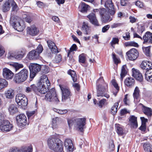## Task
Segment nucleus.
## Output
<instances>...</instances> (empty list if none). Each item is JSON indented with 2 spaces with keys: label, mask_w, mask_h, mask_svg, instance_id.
Returning a JSON list of instances; mask_svg holds the SVG:
<instances>
[{
  "label": "nucleus",
  "mask_w": 152,
  "mask_h": 152,
  "mask_svg": "<svg viewBox=\"0 0 152 152\" xmlns=\"http://www.w3.org/2000/svg\"><path fill=\"white\" fill-rule=\"evenodd\" d=\"M69 75H70L72 77V80L74 82H75L77 80V77L75 72L73 70H69L68 72Z\"/></svg>",
  "instance_id": "79ce46f5"
},
{
  "label": "nucleus",
  "mask_w": 152,
  "mask_h": 152,
  "mask_svg": "<svg viewBox=\"0 0 152 152\" xmlns=\"http://www.w3.org/2000/svg\"><path fill=\"white\" fill-rule=\"evenodd\" d=\"M62 58V57L61 54H57L55 56L54 61L56 63H58L61 61Z\"/></svg>",
  "instance_id": "864d4df0"
},
{
  "label": "nucleus",
  "mask_w": 152,
  "mask_h": 152,
  "mask_svg": "<svg viewBox=\"0 0 152 152\" xmlns=\"http://www.w3.org/2000/svg\"><path fill=\"white\" fill-rule=\"evenodd\" d=\"M54 111L58 114L61 115L65 114L66 113L68 112V111L66 110H60L57 109H55Z\"/></svg>",
  "instance_id": "4d7b16f0"
},
{
  "label": "nucleus",
  "mask_w": 152,
  "mask_h": 152,
  "mask_svg": "<svg viewBox=\"0 0 152 152\" xmlns=\"http://www.w3.org/2000/svg\"><path fill=\"white\" fill-rule=\"evenodd\" d=\"M143 39L144 40L143 43L145 42L149 44L152 43V33L149 31L147 32L143 36Z\"/></svg>",
  "instance_id": "412c9836"
},
{
  "label": "nucleus",
  "mask_w": 152,
  "mask_h": 152,
  "mask_svg": "<svg viewBox=\"0 0 152 152\" xmlns=\"http://www.w3.org/2000/svg\"><path fill=\"white\" fill-rule=\"evenodd\" d=\"M9 152H22V149H19L16 148H13L9 151Z\"/></svg>",
  "instance_id": "774afa93"
},
{
  "label": "nucleus",
  "mask_w": 152,
  "mask_h": 152,
  "mask_svg": "<svg viewBox=\"0 0 152 152\" xmlns=\"http://www.w3.org/2000/svg\"><path fill=\"white\" fill-rule=\"evenodd\" d=\"M32 148L31 147L25 148L23 150L22 149V152H32Z\"/></svg>",
  "instance_id": "680f3d73"
},
{
  "label": "nucleus",
  "mask_w": 152,
  "mask_h": 152,
  "mask_svg": "<svg viewBox=\"0 0 152 152\" xmlns=\"http://www.w3.org/2000/svg\"><path fill=\"white\" fill-rule=\"evenodd\" d=\"M11 7H12V10L13 11L17 12L19 10L17 4L14 0V3H12Z\"/></svg>",
  "instance_id": "6e6d98bb"
},
{
  "label": "nucleus",
  "mask_w": 152,
  "mask_h": 152,
  "mask_svg": "<svg viewBox=\"0 0 152 152\" xmlns=\"http://www.w3.org/2000/svg\"><path fill=\"white\" fill-rule=\"evenodd\" d=\"M107 104V100L105 99H103L100 100L97 104L100 108H102L104 104Z\"/></svg>",
  "instance_id": "de8ad7c7"
},
{
  "label": "nucleus",
  "mask_w": 152,
  "mask_h": 152,
  "mask_svg": "<svg viewBox=\"0 0 152 152\" xmlns=\"http://www.w3.org/2000/svg\"><path fill=\"white\" fill-rule=\"evenodd\" d=\"M35 50L39 55L40 54L42 53L43 50V48L42 46L41 45L39 44L37 46L36 49Z\"/></svg>",
  "instance_id": "5fc2aeb1"
},
{
  "label": "nucleus",
  "mask_w": 152,
  "mask_h": 152,
  "mask_svg": "<svg viewBox=\"0 0 152 152\" xmlns=\"http://www.w3.org/2000/svg\"><path fill=\"white\" fill-rule=\"evenodd\" d=\"M110 28L109 25H107L104 26L102 29V32L104 33L107 32Z\"/></svg>",
  "instance_id": "338daca9"
},
{
  "label": "nucleus",
  "mask_w": 152,
  "mask_h": 152,
  "mask_svg": "<svg viewBox=\"0 0 152 152\" xmlns=\"http://www.w3.org/2000/svg\"><path fill=\"white\" fill-rule=\"evenodd\" d=\"M104 82V80L102 77H100L97 81V96H104L107 98H109L110 96L107 94H104L106 91V88L107 87V85L106 83H104V86H102V84Z\"/></svg>",
  "instance_id": "7ed1b4c3"
},
{
  "label": "nucleus",
  "mask_w": 152,
  "mask_h": 152,
  "mask_svg": "<svg viewBox=\"0 0 152 152\" xmlns=\"http://www.w3.org/2000/svg\"><path fill=\"white\" fill-rule=\"evenodd\" d=\"M14 0H5L4 1L2 6V10L4 12L9 11L10 9Z\"/></svg>",
  "instance_id": "2eb2a0df"
},
{
  "label": "nucleus",
  "mask_w": 152,
  "mask_h": 152,
  "mask_svg": "<svg viewBox=\"0 0 152 152\" xmlns=\"http://www.w3.org/2000/svg\"><path fill=\"white\" fill-rule=\"evenodd\" d=\"M12 66L15 72L18 71L20 69L22 68L23 67L22 64H19L17 63H13L10 64Z\"/></svg>",
  "instance_id": "c9c22d12"
},
{
  "label": "nucleus",
  "mask_w": 152,
  "mask_h": 152,
  "mask_svg": "<svg viewBox=\"0 0 152 152\" xmlns=\"http://www.w3.org/2000/svg\"><path fill=\"white\" fill-rule=\"evenodd\" d=\"M105 7L108 10V12L112 15L115 13L114 5L112 0H107L105 3Z\"/></svg>",
  "instance_id": "4468645a"
},
{
  "label": "nucleus",
  "mask_w": 152,
  "mask_h": 152,
  "mask_svg": "<svg viewBox=\"0 0 152 152\" xmlns=\"http://www.w3.org/2000/svg\"><path fill=\"white\" fill-rule=\"evenodd\" d=\"M16 17H11L10 20V23L12 25L15 29L16 30L18 31H23L25 28V26H24L22 20H20L19 21L16 19H15Z\"/></svg>",
  "instance_id": "6e6552de"
},
{
  "label": "nucleus",
  "mask_w": 152,
  "mask_h": 152,
  "mask_svg": "<svg viewBox=\"0 0 152 152\" xmlns=\"http://www.w3.org/2000/svg\"><path fill=\"white\" fill-rule=\"evenodd\" d=\"M59 120L58 117H56L52 119V127L53 129H56L58 128L57 122Z\"/></svg>",
  "instance_id": "37998d69"
},
{
  "label": "nucleus",
  "mask_w": 152,
  "mask_h": 152,
  "mask_svg": "<svg viewBox=\"0 0 152 152\" xmlns=\"http://www.w3.org/2000/svg\"><path fill=\"white\" fill-rule=\"evenodd\" d=\"M135 83V80L132 77H129L125 79L124 84L125 86L129 87H131Z\"/></svg>",
  "instance_id": "bb28decb"
},
{
  "label": "nucleus",
  "mask_w": 152,
  "mask_h": 152,
  "mask_svg": "<svg viewBox=\"0 0 152 152\" xmlns=\"http://www.w3.org/2000/svg\"><path fill=\"white\" fill-rule=\"evenodd\" d=\"M65 146L67 152H72L73 151V145L71 140L67 139L64 142Z\"/></svg>",
  "instance_id": "dca6fc26"
},
{
  "label": "nucleus",
  "mask_w": 152,
  "mask_h": 152,
  "mask_svg": "<svg viewBox=\"0 0 152 152\" xmlns=\"http://www.w3.org/2000/svg\"><path fill=\"white\" fill-rule=\"evenodd\" d=\"M89 7L88 5L84 2L82 3L81 6V12H86L88 10Z\"/></svg>",
  "instance_id": "49530a36"
},
{
  "label": "nucleus",
  "mask_w": 152,
  "mask_h": 152,
  "mask_svg": "<svg viewBox=\"0 0 152 152\" xmlns=\"http://www.w3.org/2000/svg\"><path fill=\"white\" fill-rule=\"evenodd\" d=\"M8 85V82L5 79L0 78V91L7 87Z\"/></svg>",
  "instance_id": "ea45409f"
},
{
  "label": "nucleus",
  "mask_w": 152,
  "mask_h": 152,
  "mask_svg": "<svg viewBox=\"0 0 152 152\" xmlns=\"http://www.w3.org/2000/svg\"><path fill=\"white\" fill-rule=\"evenodd\" d=\"M139 54L137 50L134 48L131 49L126 53L128 59L132 61L136 59L138 57Z\"/></svg>",
  "instance_id": "9d476101"
},
{
  "label": "nucleus",
  "mask_w": 152,
  "mask_h": 152,
  "mask_svg": "<svg viewBox=\"0 0 152 152\" xmlns=\"http://www.w3.org/2000/svg\"><path fill=\"white\" fill-rule=\"evenodd\" d=\"M127 73V71L126 70V65H124L121 67V73L120 74V78L121 81L123 80V78L125 76Z\"/></svg>",
  "instance_id": "4c0bfd02"
},
{
  "label": "nucleus",
  "mask_w": 152,
  "mask_h": 152,
  "mask_svg": "<svg viewBox=\"0 0 152 152\" xmlns=\"http://www.w3.org/2000/svg\"><path fill=\"white\" fill-rule=\"evenodd\" d=\"M37 90L36 92H39L41 94H45L46 92V89L45 88V85L43 84V85H38V82L37 84Z\"/></svg>",
  "instance_id": "473e14b6"
},
{
  "label": "nucleus",
  "mask_w": 152,
  "mask_h": 152,
  "mask_svg": "<svg viewBox=\"0 0 152 152\" xmlns=\"http://www.w3.org/2000/svg\"><path fill=\"white\" fill-rule=\"evenodd\" d=\"M86 121L84 118H77L68 120V123L69 127L73 125L77 130L82 132L86 128Z\"/></svg>",
  "instance_id": "f03ea898"
},
{
  "label": "nucleus",
  "mask_w": 152,
  "mask_h": 152,
  "mask_svg": "<svg viewBox=\"0 0 152 152\" xmlns=\"http://www.w3.org/2000/svg\"><path fill=\"white\" fill-rule=\"evenodd\" d=\"M129 121L132 126L134 128H137L138 126L137 118L134 115H132L129 118Z\"/></svg>",
  "instance_id": "c85d7f7f"
},
{
  "label": "nucleus",
  "mask_w": 152,
  "mask_h": 152,
  "mask_svg": "<svg viewBox=\"0 0 152 152\" xmlns=\"http://www.w3.org/2000/svg\"><path fill=\"white\" fill-rule=\"evenodd\" d=\"M132 76L137 80L141 82L142 80L143 77L139 71L134 69H132Z\"/></svg>",
  "instance_id": "6ab92c4d"
},
{
  "label": "nucleus",
  "mask_w": 152,
  "mask_h": 152,
  "mask_svg": "<svg viewBox=\"0 0 152 152\" xmlns=\"http://www.w3.org/2000/svg\"><path fill=\"white\" fill-rule=\"evenodd\" d=\"M23 56L24 53L21 51L15 53V54L13 53H12L9 56L8 55V57L10 59L14 58L17 60H20L23 57Z\"/></svg>",
  "instance_id": "5701e85b"
},
{
  "label": "nucleus",
  "mask_w": 152,
  "mask_h": 152,
  "mask_svg": "<svg viewBox=\"0 0 152 152\" xmlns=\"http://www.w3.org/2000/svg\"><path fill=\"white\" fill-rule=\"evenodd\" d=\"M13 127L12 125L9 121L5 120L0 125V129L3 132H6L11 131Z\"/></svg>",
  "instance_id": "ddd939ff"
},
{
  "label": "nucleus",
  "mask_w": 152,
  "mask_h": 152,
  "mask_svg": "<svg viewBox=\"0 0 152 152\" xmlns=\"http://www.w3.org/2000/svg\"><path fill=\"white\" fill-rule=\"evenodd\" d=\"M45 99L47 101L53 102L56 104L60 102L54 88H51L47 93Z\"/></svg>",
  "instance_id": "423d86ee"
},
{
  "label": "nucleus",
  "mask_w": 152,
  "mask_h": 152,
  "mask_svg": "<svg viewBox=\"0 0 152 152\" xmlns=\"http://www.w3.org/2000/svg\"><path fill=\"white\" fill-rule=\"evenodd\" d=\"M116 132L119 136H122L125 134V132L123 130L122 126L119 124H115Z\"/></svg>",
  "instance_id": "72a5a7b5"
},
{
  "label": "nucleus",
  "mask_w": 152,
  "mask_h": 152,
  "mask_svg": "<svg viewBox=\"0 0 152 152\" xmlns=\"http://www.w3.org/2000/svg\"><path fill=\"white\" fill-rule=\"evenodd\" d=\"M3 75L4 78L9 80L12 78L14 76V74L9 69L7 68H4L3 70Z\"/></svg>",
  "instance_id": "f3484780"
},
{
  "label": "nucleus",
  "mask_w": 152,
  "mask_h": 152,
  "mask_svg": "<svg viewBox=\"0 0 152 152\" xmlns=\"http://www.w3.org/2000/svg\"><path fill=\"white\" fill-rule=\"evenodd\" d=\"M28 75V70L26 69H23L15 75L14 80L16 83H23L27 79Z\"/></svg>",
  "instance_id": "20e7f679"
},
{
  "label": "nucleus",
  "mask_w": 152,
  "mask_h": 152,
  "mask_svg": "<svg viewBox=\"0 0 152 152\" xmlns=\"http://www.w3.org/2000/svg\"><path fill=\"white\" fill-rule=\"evenodd\" d=\"M123 25L122 23H113L111 25V28H117Z\"/></svg>",
  "instance_id": "13d9d810"
},
{
  "label": "nucleus",
  "mask_w": 152,
  "mask_h": 152,
  "mask_svg": "<svg viewBox=\"0 0 152 152\" xmlns=\"http://www.w3.org/2000/svg\"><path fill=\"white\" fill-rule=\"evenodd\" d=\"M118 103L117 102L115 103L113 106L111 108V112L113 115H114L117 113L118 110Z\"/></svg>",
  "instance_id": "c03bdc74"
},
{
  "label": "nucleus",
  "mask_w": 152,
  "mask_h": 152,
  "mask_svg": "<svg viewBox=\"0 0 152 152\" xmlns=\"http://www.w3.org/2000/svg\"><path fill=\"white\" fill-rule=\"evenodd\" d=\"M4 95L7 98L12 99L14 96V91L12 88H9L5 91Z\"/></svg>",
  "instance_id": "2f4dec72"
},
{
  "label": "nucleus",
  "mask_w": 152,
  "mask_h": 152,
  "mask_svg": "<svg viewBox=\"0 0 152 152\" xmlns=\"http://www.w3.org/2000/svg\"><path fill=\"white\" fill-rule=\"evenodd\" d=\"M16 119L18 125L20 127H22L26 124V118L25 114H21L17 116Z\"/></svg>",
  "instance_id": "9b49d317"
},
{
  "label": "nucleus",
  "mask_w": 152,
  "mask_h": 152,
  "mask_svg": "<svg viewBox=\"0 0 152 152\" xmlns=\"http://www.w3.org/2000/svg\"><path fill=\"white\" fill-rule=\"evenodd\" d=\"M124 45L126 47L133 46L136 47H138V44L134 41H130L126 42L124 43Z\"/></svg>",
  "instance_id": "a18cd8bd"
},
{
  "label": "nucleus",
  "mask_w": 152,
  "mask_h": 152,
  "mask_svg": "<svg viewBox=\"0 0 152 152\" xmlns=\"http://www.w3.org/2000/svg\"><path fill=\"white\" fill-rule=\"evenodd\" d=\"M39 56L35 50H33L29 52L28 57L30 60H35L39 58Z\"/></svg>",
  "instance_id": "cd10ccee"
},
{
  "label": "nucleus",
  "mask_w": 152,
  "mask_h": 152,
  "mask_svg": "<svg viewBox=\"0 0 152 152\" xmlns=\"http://www.w3.org/2000/svg\"><path fill=\"white\" fill-rule=\"evenodd\" d=\"M89 28L87 23L85 22L83 23L82 27V30L85 32V34H90V30Z\"/></svg>",
  "instance_id": "e433bc0d"
},
{
  "label": "nucleus",
  "mask_w": 152,
  "mask_h": 152,
  "mask_svg": "<svg viewBox=\"0 0 152 152\" xmlns=\"http://www.w3.org/2000/svg\"><path fill=\"white\" fill-rule=\"evenodd\" d=\"M85 61V58L83 55H80L79 56V61L80 62L84 63Z\"/></svg>",
  "instance_id": "69168bd1"
},
{
  "label": "nucleus",
  "mask_w": 152,
  "mask_h": 152,
  "mask_svg": "<svg viewBox=\"0 0 152 152\" xmlns=\"http://www.w3.org/2000/svg\"><path fill=\"white\" fill-rule=\"evenodd\" d=\"M49 68L48 66L45 65L42 66V71L44 73H48L49 72Z\"/></svg>",
  "instance_id": "3c124183"
},
{
  "label": "nucleus",
  "mask_w": 152,
  "mask_h": 152,
  "mask_svg": "<svg viewBox=\"0 0 152 152\" xmlns=\"http://www.w3.org/2000/svg\"><path fill=\"white\" fill-rule=\"evenodd\" d=\"M143 148L145 152H152V147L151 144L147 142L145 143L143 145Z\"/></svg>",
  "instance_id": "a19ab883"
},
{
  "label": "nucleus",
  "mask_w": 152,
  "mask_h": 152,
  "mask_svg": "<svg viewBox=\"0 0 152 152\" xmlns=\"http://www.w3.org/2000/svg\"><path fill=\"white\" fill-rule=\"evenodd\" d=\"M135 5L140 8H142L144 7L143 4L140 1H137L135 2Z\"/></svg>",
  "instance_id": "0e129e2a"
},
{
  "label": "nucleus",
  "mask_w": 152,
  "mask_h": 152,
  "mask_svg": "<svg viewBox=\"0 0 152 152\" xmlns=\"http://www.w3.org/2000/svg\"><path fill=\"white\" fill-rule=\"evenodd\" d=\"M142 110L144 113L148 117H150L152 115V110L148 107H145L142 104Z\"/></svg>",
  "instance_id": "7c9ffc66"
},
{
  "label": "nucleus",
  "mask_w": 152,
  "mask_h": 152,
  "mask_svg": "<svg viewBox=\"0 0 152 152\" xmlns=\"http://www.w3.org/2000/svg\"><path fill=\"white\" fill-rule=\"evenodd\" d=\"M93 12L96 14H99L101 17L103 23H106L111 21L112 19L110 17L109 13L106 11V10L103 8L101 9H95Z\"/></svg>",
  "instance_id": "39448f33"
},
{
  "label": "nucleus",
  "mask_w": 152,
  "mask_h": 152,
  "mask_svg": "<svg viewBox=\"0 0 152 152\" xmlns=\"http://www.w3.org/2000/svg\"><path fill=\"white\" fill-rule=\"evenodd\" d=\"M8 110L10 114L11 115L16 113L18 111L16 106L14 104H10L8 108Z\"/></svg>",
  "instance_id": "f704fd0d"
},
{
  "label": "nucleus",
  "mask_w": 152,
  "mask_h": 152,
  "mask_svg": "<svg viewBox=\"0 0 152 152\" xmlns=\"http://www.w3.org/2000/svg\"><path fill=\"white\" fill-rule=\"evenodd\" d=\"M37 87L35 85L32 84L29 86L26 87V91L27 93H29L33 91L36 92L37 90Z\"/></svg>",
  "instance_id": "58836bf2"
},
{
  "label": "nucleus",
  "mask_w": 152,
  "mask_h": 152,
  "mask_svg": "<svg viewBox=\"0 0 152 152\" xmlns=\"http://www.w3.org/2000/svg\"><path fill=\"white\" fill-rule=\"evenodd\" d=\"M47 43L48 47L53 53H56L59 52L58 50L57 47L53 42L50 40H48L47 41Z\"/></svg>",
  "instance_id": "aec40b11"
},
{
  "label": "nucleus",
  "mask_w": 152,
  "mask_h": 152,
  "mask_svg": "<svg viewBox=\"0 0 152 152\" xmlns=\"http://www.w3.org/2000/svg\"><path fill=\"white\" fill-rule=\"evenodd\" d=\"M150 48L149 47H145V48L144 49H143V50L145 52V55L148 56H150Z\"/></svg>",
  "instance_id": "052dcab7"
},
{
  "label": "nucleus",
  "mask_w": 152,
  "mask_h": 152,
  "mask_svg": "<svg viewBox=\"0 0 152 152\" xmlns=\"http://www.w3.org/2000/svg\"><path fill=\"white\" fill-rule=\"evenodd\" d=\"M133 96L134 99V101L135 102H137L140 100V91L139 88L136 86L134 91L133 94Z\"/></svg>",
  "instance_id": "a878e982"
},
{
  "label": "nucleus",
  "mask_w": 152,
  "mask_h": 152,
  "mask_svg": "<svg viewBox=\"0 0 152 152\" xmlns=\"http://www.w3.org/2000/svg\"><path fill=\"white\" fill-rule=\"evenodd\" d=\"M29 69L30 70V78L33 79L36 74L40 71L41 66L37 64H32L29 66Z\"/></svg>",
  "instance_id": "1a4fd4ad"
},
{
  "label": "nucleus",
  "mask_w": 152,
  "mask_h": 152,
  "mask_svg": "<svg viewBox=\"0 0 152 152\" xmlns=\"http://www.w3.org/2000/svg\"><path fill=\"white\" fill-rule=\"evenodd\" d=\"M93 25L96 26H99L98 21L96 19L95 14L93 13L90 14L87 16Z\"/></svg>",
  "instance_id": "4be33fe9"
},
{
  "label": "nucleus",
  "mask_w": 152,
  "mask_h": 152,
  "mask_svg": "<svg viewBox=\"0 0 152 152\" xmlns=\"http://www.w3.org/2000/svg\"><path fill=\"white\" fill-rule=\"evenodd\" d=\"M26 29L27 33L33 36L37 35L39 32L38 29L35 26L28 27Z\"/></svg>",
  "instance_id": "a211bd4d"
},
{
  "label": "nucleus",
  "mask_w": 152,
  "mask_h": 152,
  "mask_svg": "<svg viewBox=\"0 0 152 152\" xmlns=\"http://www.w3.org/2000/svg\"><path fill=\"white\" fill-rule=\"evenodd\" d=\"M152 64L149 61H143L140 65L141 68L146 71L151 69Z\"/></svg>",
  "instance_id": "393cba45"
},
{
  "label": "nucleus",
  "mask_w": 152,
  "mask_h": 152,
  "mask_svg": "<svg viewBox=\"0 0 152 152\" xmlns=\"http://www.w3.org/2000/svg\"><path fill=\"white\" fill-rule=\"evenodd\" d=\"M119 41V40L118 38L116 37L113 38L110 42L111 46L114 48L115 47L114 45L116 44H118Z\"/></svg>",
  "instance_id": "09e8293b"
},
{
  "label": "nucleus",
  "mask_w": 152,
  "mask_h": 152,
  "mask_svg": "<svg viewBox=\"0 0 152 152\" xmlns=\"http://www.w3.org/2000/svg\"><path fill=\"white\" fill-rule=\"evenodd\" d=\"M43 84H45L48 86H50V84L49 80L47 76L45 75H43L41 76L40 81L38 82V85H43Z\"/></svg>",
  "instance_id": "b1692460"
},
{
  "label": "nucleus",
  "mask_w": 152,
  "mask_h": 152,
  "mask_svg": "<svg viewBox=\"0 0 152 152\" xmlns=\"http://www.w3.org/2000/svg\"><path fill=\"white\" fill-rule=\"evenodd\" d=\"M145 80L150 82H152V68L145 71Z\"/></svg>",
  "instance_id": "c756f323"
},
{
  "label": "nucleus",
  "mask_w": 152,
  "mask_h": 152,
  "mask_svg": "<svg viewBox=\"0 0 152 152\" xmlns=\"http://www.w3.org/2000/svg\"><path fill=\"white\" fill-rule=\"evenodd\" d=\"M47 143L49 148L55 152H60L63 151V145L59 139L49 138L48 140Z\"/></svg>",
  "instance_id": "f257e3e1"
},
{
  "label": "nucleus",
  "mask_w": 152,
  "mask_h": 152,
  "mask_svg": "<svg viewBox=\"0 0 152 152\" xmlns=\"http://www.w3.org/2000/svg\"><path fill=\"white\" fill-rule=\"evenodd\" d=\"M60 87L62 92V101L64 102L70 98L71 93L69 88L61 86Z\"/></svg>",
  "instance_id": "f8f14e48"
},
{
  "label": "nucleus",
  "mask_w": 152,
  "mask_h": 152,
  "mask_svg": "<svg viewBox=\"0 0 152 152\" xmlns=\"http://www.w3.org/2000/svg\"><path fill=\"white\" fill-rule=\"evenodd\" d=\"M15 102L21 108L25 109L28 104V99L26 97L22 94H18L16 96Z\"/></svg>",
  "instance_id": "0eeeda50"
},
{
  "label": "nucleus",
  "mask_w": 152,
  "mask_h": 152,
  "mask_svg": "<svg viewBox=\"0 0 152 152\" xmlns=\"http://www.w3.org/2000/svg\"><path fill=\"white\" fill-rule=\"evenodd\" d=\"M145 27L142 26H138V27L137 32L140 34H141L145 31Z\"/></svg>",
  "instance_id": "bf43d9fd"
},
{
  "label": "nucleus",
  "mask_w": 152,
  "mask_h": 152,
  "mask_svg": "<svg viewBox=\"0 0 152 152\" xmlns=\"http://www.w3.org/2000/svg\"><path fill=\"white\" fill-rule=\"evenodd\" d=\"M112 56L113 58L115 64H117L120 62L119 58L116 56V55L115 53H112Z\"/></svg>",
  "instance_id": "8fccbe9b"
},
{
  "label": "nucleus",
  "mask_w": 152,
  "mask_h": 152,
  "mask_svg": "<svg viewBox=\"0 0 152 152\" xmlns=\"http://www.w3.org/2000/svg\"><path fill=\"white\" fill-rule=\"evenodd\" d=\"M128 95H125L124 98L123 99V102L124 104L126 105H129L130 104L129 99L128 98Z\"/></svg>",
  "instance_id": "603ef678"
},
{
  "label": "nucleus",
  "mask_w": 152,
  "mask_h": 152,
  "mask_svg": "<svg viewBox=\"0 0 152 152\" xmlns=\"http://www.w3.org/2000/svg\"><path fill=\"white\" fill-rule=\"evenodd\" d=\"M123 38L126 40H129L130 39V33L129 32H126L125 36H123Z\"/></svg>",
  "instance_id": "e2e57ef3"
}]
</instances>
